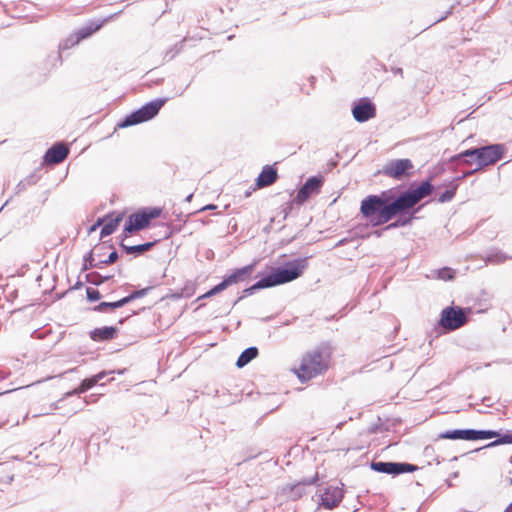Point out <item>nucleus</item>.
<instances>
[{"instance_id":"nucleus-1","label":"nucleus","mask_w":512,"mask_h":512,"mask_svg":"<svg viewBox=\"0 0 512 512\" xmlns=\"http://www.w3.org/2000/svg\"><path fill=\"white\" fill-rule=\"evenodd\" d=\"M360 211L373 227L384 225L397 215H406L393 190L368 195L361 201Z\"/></svg>"},{"instance_id":"nucleus-2","label":"nucleus","mask_w":512,"mask_h":512,"mask_svg":"<svg viewBox=\"0 0 512 512\" xmlns=\"http://www.w3.org/2000/svg\"><path fill=\"white\" fill-rule=\"evenodd\" d=\"M307 267L308 257H304L288 261L283 266L273 268L269 274L261 277V279L252 286L244 289L243 295L238 298L235 304L244 297L252 295L260 289L285 284L299 278Z\"/></svg>"},{"instance_id":"nucleus-3","label":"nucleus","mask_w":512,"mask_h":512,"mask_svg":"<svg viewBox=\"0 0 512 512\" xmlns=\"http://www.w3.org/2000/svg\"><path fill=\"white\" fill-rule=\"evenodd\" d=\"M329 362V353L316 349L307 352L303 356L300 366L295 370V373L301 382H305L326 372Z\"/></svg>"},{"instance_id":"nucleus-4","label":"nucleus","mask_w":512,"mask_h":512,"mask_svg":"<svg viewBox=\"0 0 512 512\" xmlns=\"http://www.w3.org/2000/svg\"><path fill=\"white\" fill-rule=\"evenodd\" d=\"M504 151L505 148L502 144H493L463 151L462 156L472 155L476 157V167L464 172L461 176L457 177V180L465 179L466 177L481 170L483 167L495 164L502 158Z\"/></svg>"},{"instance_id":"nucleus-5","label":"nucleus","mask_w":512,"mask_h":512,"mask_svg":"<svg viewBox=\"0 0 512 512\" xmlns=\"http://www.w3.org/2000/svg\"><path fill=\"white\" fill-rule=\"evenodd\" d=\"M165 103V98H158L150 101L149 103L143 105L141 108L125 116L120 122L117 123V127L127 128L151 120L158 114L159 110Z\"/></svg>"},{"instance_id":"nucleus-6","label":"nucleus","mask_w":512,"mask_h":512,"mask_svg":"<svg viewBox=\"0 0 512 512\" xmlns=\"http://www.w3.org/2000/svg\"><path fill=\"white\" fill-rule=\"evenodd\" d=\"M434 187L429 180L423 181L418 186L411 185L406 191L398 195L400 203L406 215L410 214V210L414 208L421 200L429 196Z\"/></svg>"},{"instance_id":"nucleus-7","label":"nucleus","mask_w":512,"mask_h":512,"mask_svg":"<svg viewBox=\"0 0 512 512\" xmlns=\"http://www.w3.org/2000/svg\"><path fill=\"white\" fill-rule=\"evenodd\" d=\"M160 214V208H146L140 212L131 214L124 226L123 239L127 238L129 234H132L135 231L147 228L150 225L151 220L159 217Z\"/></svg>"},{"instance_id":"nucleus-8","label":"nucleus","mask_w":512,"mask_h":512,"mask_svg":"<svg viewBox=\"0 0 512 512\" xmlns=\"http://www.w3.org/2000/svg\"><path fill=\"white\" fill-rule=\"evenodd\" d=\"M502 434H500L498 431L495 430H475V429H455V430H448L446 432H443L439 435V438L441 439H451V440H482V439H491L496 438L498 439L501 437Z\"/></svg>"},{"instance_id":"nucleus-9","label":"nucleus","mask_w":512,"mask_h":512,"mask_svg":"<svg viewBox=\"0 0 512 512\" xmlns=\"http://www.w3.org/2000/svg\"><path fill=\"white\" fill-rule=\"evenodd\" d=\"M467 321V311L465 309L450 306L442 310L439 324L447 331H454L464 326Z\"/></svg>"},{"instance_id":"nucleus-10","label":"nucleus","mask_w":512,"mask_h":512,"mask_svg":"<svg viewBox=\"0 0 512 512\" xmlns=\"http://www.w3.org/2000/svg\"><path fill=\"white\" fill-rule=\"evenodd\" d=\"M372 470L390 475H400L403 473H412L419 469L418 466L406 462H371Z\"/></svg>"},{"instance_id":"nucleus-11","label":"nucleus","mask_w":512,"mask_h":512,"mask_svg":"<svg viewBox=\"0 0 512 512\" xmlns=\"http://www.w3.org/2000/svg\"><path fill=\"white\" fill-rule=\"evenodd\" d=\"M413 163L410 159H395L389 161L382 169L385 176L391 177L396 180H401L408 176L410 170L413 169Z\"/></svg>"},{"instance_id":"nucleus-12","label":"nucleus","mask_w":512,"mask_h":512,"mask_svg":"<svg viewBox=\"0 0 512 512\" xmlns=\"http://www.w3.org/2000/svg\"><path fill=\"white\" fill-rule=\"evenodd\" d=\"M323 185V178L320 176H313L307 179L304 185L298 191L294 201L297 204H303L313 194H318Z\"/></svg>"},{"instance_id":"nucleus-13","label":"nucleus","mask_w":512,"mask_h":512,"mask_svg":"<svg viewBox=\"0 0 512 512\" xmlns=\"http://www.w3.org/2000/svg\"><path fill=\"white\" fill-rule=\"evenodd\" d=\"M352 114L357 122L363 123L375 117L376 108L369 99L362 98L354 105Z\"/></svg>"},{"instance_id":"nucleus-14","label":"nucleus","mask_w":512,"mask_h":512,"mask_svg":"<svg viewBox=\"0 0 512 512\" xmlns=\"http://www.w3.org/2000/svg\"><path fill=\"white\" fill-rule=\"evenodd\" d=\"M68 154V147L62 143H57L46 151L44 161L48 164H59L66 159Z\"/></svg>"},{"instance_id":"nucleus-15","label":"nucleus","mask_w":512,"mask_h":512,"mask_svg":"<svg viewBox=\"0 0 512 512\" xmlns=\"http://www.w3.org/2000/svg\"><path fill=\"white\" fill-rule=\"evenodd\" d=\"M343 490L339 487H328L321 497V505L327 509H333L339 505L343 499Z\"/></svg>"},{"instance_id":"nucleus-16","label":"nucleus","mask_w":512,"mask_h":512,"mask_svg":"<svg viewBox=\"0 0 512 512\" xmlns=\"http://www.w3.org/2000/svg\"><path fill=\"white\" fill-rule=\"evenodd\" d=\"M112 373H114V371H101L98 374L93 375L90 378H86L81 382L79 387L75 388L72 391L67 392L65 394V396L69 397L72 395L84 393L87 390L91 389L96 384H98V382L101 381L102 379H104L107 375L112 374Z\"/></svg>"},{"instance_id":"nucleus-17","label":"nucleus","mask_w":512,"mask_h":512,"mask_svg":"<svg viewBox=\"0 0 512 512\" xmlns=\"http://www.w3.org/2000/svg\"><path fill=\"white\" fill-rule=\"evenodd\" d=\"M255 268V264H249L244 267L238 268L233 271L230 275L224 278L227 286H231L233 284H237L239 282H243L250 277Z\"/></svg>"},{"instance_id":"nucleus-18","label":"nucleus","mask_w":512,"mask_h":512,"mask_svg":"<svg viewBox=\"0 0 512 512\" xmlns=\"http://www.w3.org/2000/svg\"><path fill=\"white\" fill-rule=\"evenodd\" d=\"M117 332V328L113 326H104L91 330L89 336L93 341L104 342L114 339L117 336Z\"/></svg>"},{"instance_id":"nucleus-19","label":"nucleus","mask_w":512,"mask_h":512,"mask_svg":"<svg viewBox=\"0 0 512 512\" xmlns=\"http://www.w3.org/2000/svg\"><path fill=\"white\" fill-rule=\"evenodd\" d=\"M278 178L277 170L269 165L263 167L259 176L256 179V185L259 188H264L272 185Z\"/></svg>"},{"instance_id":"nucleus-20","label":"nucleus","mask_w":512,"mask_h":512,"mask_svg":"<svg viewBox=\"0 0 512 512\" xmlns=\"http://www.w3.org/2000/svg\"><path fill=\"white\" fill-rule=\"evenodd\" d=\"M122 240H124L122 238ZM158 241H152V242H146L143 244L128 246L121 241L120 247L125 251L126 254H134V255H140L143 254L146 251H149Z\"/></svg>"},{"instance_id":"nucleus-21","label":"nucleus","mask_w":512,"mask_h":512,"mask_svg":"<svg viewBox=\"0 0 512 512\" xmlns=\"http://www.w3.org/2000/svg\"><path fill=\"white\" fill-rule=\"evenodd\" d=\"M103 22L101 21H91L87 25L79 28L75 32V36H77L78 40L81 41L83 39L88 38L94 32L98 31L102 27Z\"/></svg>"},{"instance_id":"nucleus-22","label":"nucleus","mask_w":512,"mask_h":512,"mask_svg":"<svg viewBox=\"0 0 512 512\" xmlns=\"http://www.w3.org/2000/svg\"><path fill=\"white\" fill-rule=\"evenodd\" d=\"M258 356V349L257 347H249L245 349L240 356L238 357L236 361V366L238 368H242L246 366L249 362H251L253 359H255Z\"/></svg>"},{"instance_id":"nucleus-23","label":"nucleus","mask_w":512,"mask_h":512,"mask_svg":"<svg viewBox=\"0 0 512 512\" xmlns=\"http://www.w3.org/2000/svg\"><path fill=\"white\" fill-rule=\"evenodd\" d=\"M122 218H123L122 214H119L115 217L110 218L102 227L101 232H100V237L104 238L106 236L113 234L115 232V230L117 229L119 223L121 222Z\"/></svg>"},{"instance_id":"nucleus-24","label":"nucleus","mask_w":512,"mask_h":512,"mask_svg":"<svg viewBox=\"0 0 512 512\" xmlns=\"http://www.w3.org/2000/svg\"><path fill=\"white\" fill-rule=\"evenodd\" d=\"M317 480H318V474H315V476H313L312 478H307V479L301 480L299 483H297L296 485L292 486L291 494L293 495L294 498L301 497V495L303 493V487L304 486L312 485Z\"/></svg>"},{"instance_id":"nucleus-25","label":"nucleus","mask_w":512,"mask_h":512,"mask_svg":"<svg viewBox=\"0 0 512 512\" xmlns=\"http://www.w3.org/2000/svg\"><path fill=\"white\" fill-rule=\"evenodd\" d=\"M459 181L460 180H457V178H455L450 184V189H447L446 191H444L443 193L440 194V196L438 197V202H440V203L450 202L456 194V190L458 188Z\"/></svg>"},{"instance_id":"nucleus-26","label":"nucleus","mask_w":512,"mask_h":512,"mask_svg":"<svg viewBox=\"0 0 512 512\" xmlns=\"http://www.w3.org/2000/svg\"><path fill=\"white\" fill-rule=\"evenodd\" d=\"M102 268L101 260L95 261L94 251H90L87 255L84 256L82 270L87 271L91 268Z\"/></svg>"},{"instance_id":"nucleus-27","label":"nucleus","mask_w":512,"mask_h":512,"mask_svg":"<svg viewBox=\"0 0 512 512\" xmlns=\"http://www.w3.org/2000/svg\"><path fill=\"white\" fill-rule=\"evenodd\" d=\"M413 219L414 217L412 214H410L408 217H406V215L399 216V218L395 222L388 224L384 228V230H391L397 227H404L410 225Z\"/></svg>"},{"instance_id":"nucleus-28","label":"nucleus","mask_w":512,"mask_h":512,"mask_svg":"<svg viewBox=\"0 0 512 512\" xmlns=\"http://www.w3.org/2000/svg\"><path fill=\"white\" fill-rule=\"evenodd\" d=\"M503 444H512V431L508 430L506 433L502 434L501 437L495 439L494 441L488 443L483 448H492Z\"/></svg>"},{"instance_id":"nucleus-29","label":"nucleus","mask_w":512,"mask_h":512,"mask_svg":"<svg viewBox=\"0 0 512 512\" xmlns=\"http://www.w3.org/2000/svg\"><path fill=\"white\" fill-rule=\"evenodd\" d=\"M463 152L454 155L450 158L451 163H458L459 165H472L476 164V157L469 155V156H462Z\"/></svg>"},{"instance_id":"nucleus-30","label":"nucleus","mask_w":512,"mask_h":512,"mask_svg":"<svg viewBox=\"0 0 512 512\" xmlns=\"http://www.w3.org/2000/svg\"><path fill=\"white\" fill-rule=\"evenodd\" d=\"M110 278L111 276H102L98 272H90L86 274V281L96 286L101 285Z\"/></svg>"},{"instance_id":"nucleus-31","label":"nucleus","mask_w":512,"mask_h":512,"mask_svg":"<svg viewBox=\"0 0 512 512\" xmlns=\"http://www.w3.org/2000/svg\"><path fill=\"white\" fill-rule=\"evenodd\" d=\"M437 276L441 280H453L455 277V271L449 267H443L437 271Z\"/></svg>"},{"instance_id":"nucleus-32","label":"nucleus","mask_w":512,"mask_h":512,"mask_svg":"<svg viewBox=\"0 0 512 512\" xmlns=\"http://www.w3.org/2000/svg\"><path fill=\"white\" fill-rule=\"evenodd\" d=\"M226 288H228V286L223 279L222 282H220L219 284L214 286L212 289H210L208 292H206L203 296H201V298L211 297L213 295H216V294L222 292Z\"/></svg>"},{"instance_id":"nucleus-33","label":"nucleus","mask_w":512,"mask_h":512,"mask_svg":"<svg viewBox=\"0 0 512 512\" xmlns=\"http://www.w3.org/2000/svg\"><path fill=\"white\" fill-rule=\"evenodd\" d=\"M80 41L78 40L77 36H75V33L70 35L67 39H65L59 46L60 49L66 50L69 49L75 45H77Z\"/></svg>"},{"instance_id":"nucleus-34","label":"nucleus","mask_w":512,"mask_h":512,"mask_svg":"<svg viewBox=\"0 0 512 512\" xmlns=\"http://www.w3.org/2000/svg\"><path fill=\"white\" fill-rule=\"evenodd\" d=\"M182 49V42L173 45L170 49H168L165 53L164 59L166 61L172 60Z\"/></svg>"},{"instance_id":"nucleus-35","label":"nucleus","mask_w":512,"mask_h":512,"mask_svg":"<svg viewBox=\"0 0 512 512\" xmlns=\"http://www.w3.org/2000/svg\"><path fill=\"white\" fill-rule=\"evenodd\" d=\"M508 257L501 252L491 253L487 257V261L494 264H499L506 261Z\"/></svg>"},{"instance_id":"nucleus-36","label":"nucleus","mask_w":512,"mask_h":512,"mask_svg":"<svg viewBox=\"0 0 512 512\" xmlns=\"http://www.w3.org/2000/svg\"><path fill=\"white\" fill-rule=\"evenodd\" d=\"M117 302H101L93 308L96 312H106L108 309H117Z\"/></svg>"},{"instance_id":"nucleus-37","label":"nucleus","mask_w":512,"mask_h":512,"mask_svg":"<svg viewBox=\"0 0 512 512\" xmlns=\"http://www.w3.org/2000/svg\"><path fill=\"white\" fill-rule=\"evenodd\" d=\"M86 295H87V299L91 302L97 301L101 298L100 292L97 289L91 288V287H88L86 289Z\"/></svg>"},{"instance_id":"nucleus-38","label":"nucleus","mask_w":512,"mask_h":512,"mask_svg":"<svg viewBox=\"0 0 512 512\" xmlns=\"http://www.w3.org/2000/svg\"><path fill=\"white\" fill-rule=\"evenodd\" d=\"M118 259V253L114 250L112 251L107 259L101 260L102 267L107 264H112L116 262Z\"/></svg>"},{"instance_id":"nucleus-39","label":"nucleus","mask_w":512,"mask_h":512,"mask_svg":"<svg viewBox=\"0 0 512 512\" xmlns=\"http://www.w3.org/2000/svg\"><path fill=\"white\" fill-rule=\"evenodd\" d=\"M150 290H151L150 287H146V288H143L140 290L133 291V292H131V294H132L133 299L135 300V299H139V298L146 296Z\"/></svg>"},{"instance_id":"nucleus-40","label":"nucleus","mask_w":512,"mask_h":512,"mask_svg":"<svg viewBox=\"0 0 512 512\" xmlns=\"http://www.w3.org/2000/svg\"><path fill=\"white\" fill-rule=\"evenodd\" d=\"M134 299L132 297V294L130 293L129 295L123 297L122 299L116 301L117 302V306L118 308H121L123 306H125L126 304L132 302Z\"/></svg>"},{"instance_id":"nucleus-41","label":"nucleus","mask_w":512,"mask_h":512,"mask_svg":"<svg viewBox=\"0 0 512 512\" xmlns=\"http://www.w3.org/2000/svg\"><path fill=\"white\" fill-rule=\"evenodd\" d=\"M134 299L132 297V294L130 293L129 295L123 297L122 299L116 301L117 302V306L118 308H121L123 306H125L126 304L132 302Z\"/></svg>"},{"instance_id":"nucleus-42","label":"nucleus","mask_w":512,"mask_h":512,"mask_svg":"<svg viewBox=\"0 0 512 512\" xmlns=\"http://www.w3.org/2000/svg\"><path fill=\"white\" fill-rule=\"evenodd\" d=\"M102 223L103 219H98V221L90 227L89 232L95 231Z\"/></svg>"},{"instance_id":"nucleus-43","label":"nucleus","mask_w":512,"mask_h":512,"mask_svg":"<svg viewBox=\"0 0 512 512\" xmlns=\"http://www.w3.org/2000/svg\"><path fill=\"white\" fill-rule=\"evenodd\" d=\"M433 451H434L433 447H431V446H427V447H425V449H424V454H425L426 456H430V455L433 453Z\"/></svg>"},{"instance_id":"nucleus-44","label":"nucleus","mask_w":512,"mask_h":512,"mask_svg":"<svg viewBox=\"0 0 512 512\" xmlns=\"http://www.w3.org/2000/svg\"><path fill=\"white\" fill-rule=\"evenodd\" d=\"M101 249H103V247H95V248H94V250H93V251H94L95 256L103 257L104 253H100V252H99Z\"/></svg>"},{"instance_id":"nucleus-45","label":"nucleus","mask_w":512,"mask_h":512,"mask_svg":"<svg viewBox=\"0 0 512 512\" xmlns=\"http://www.w3.org/2000/svg\"><path fill=\"white\" fill-rule=\"evenodd\" d=\"M16 189H17V193L21 192L22 190L25 189V184L21 181L18 183V185L16 186Z\"/></svg>"},{"instance_id":"nucleus-46","label":"nucleus","mask_w":512,"mask_h":512,"mask_svg":"<svg viewBox=\"0 0 512 512\" xmlns=\"http://www.w3.org/2000/svg\"><path fill=\"white\" fill-rule=\"evenodd\" d=\"M212 209H216V205L209 204V205L205 206L204 208H202V210H212Z\"/></svg>"},{"instance_id":"nucleus-47","label":"nucleus","mask_w":512,"mask_h":512,"mask_svg":"<svg viewBox=\"0 0 512 512\" xmlns=\"http://www.w3.org/2000/svg\"><path fill=\"white\" fill-rule=\"evenodd\" d=\"M393 71H394V73H396V74L403 75V69H402V68H396V69H394Z\"/></svg>"},{"instance_id":"nucleus-48","label":"nucleus","mask_w":512,"mask_h":512,"mask_svg":"<svg viewBox=\"0 0 512 512\" xmlns=\"http://www.w3.org/2000/svg\"><path fill=\"white\" fill-rule=\"evenodd\" d=\"M448 14H451V10H449L445 16H443V17H441V18L437 19L434 23H437V22H439V21L444 20V19L447 17V15H448Z\"/></svg>"},{"instance_id":"nucleus-49","label":"nucleus","mask_w":512,"mask_h":512,"mask_svg":"<svg viewBox=\"0 0 512 512\" xmlns=\"http://www.w3.org/2000/svg\"><path fill=\"white\" fill-rule=\"evenodd\" d=\"M54 59L59 61L61 63L62 61V58H61V54L60 53H57L55 56H54Z\"/></svg>"},{"instance_id":"nucleus-50","label":"nucleus","mask_w":512,"mask_h":512,"mask_svg":"<svg viewBox=\"0 0 512 512\" xmlns=\"http://www.w3.org/2000/svg\"><path fill=\"white\" fill-rule=\"evenodd\" d=\"M504 512H512V502L509 504V506L505 509Z\"/></svg>"},{"instance_id":"nucleus-51","label":"nucleus","mask_w":512,"mask_h":512,"mask_svg":"<svg viewBox=\"0 0 512 512\" xmlns=\"http://www.w3.org/2000/svg\"><path fill=\"white\" fill-rule=\"evenodd\" d=\"M57 408H58L57 405L54 404V403L50 405V410L51 411L56 410Z\"/></svg>"},{"instance_id":"nucleus-52","label":"nucleus","mask_w":512,"mask_h":512,"mask_svg":"<svg viewBox=\"0 0 512 512\" xmlns=\"http://www.w3.org/2000/svg\"><path fill=\"white\" fill-rule=\"evenodd\" d=\"M82 286V282H77L76 285H75V289H78Z\"/></svg>"},{"instance_id":"nucleus-53","label":"nucleus","mask_w":512,"mask_h":512,"mask_svg":"<svg viewBox=\"0 0 512 512\" xmlns=\"http://www.w3.org/2000/svg\"><path fill=\"white\" fill-rule=\"evenodd\" d=\"M45 414H49V412L47 411V412L40 413V415H45ZM38 416H39V414L34 415V417H38Z\"/></svg>"},{"instance_id":"nucleus-54","label":"nucleus","mask_w":512,"mask_h":512,"mask_svg":"<svg viewBox=\"0 0 512 512\" xmlns=\"http://www.w3.org/2000/svg\"><path fill=\"white\" fill-rule=\"evenodd\" d=\"M191 198H192V194H190L189 196H187L186 200H187V201H190V200H191Z\"/></svg>"},{"instance_id":"nucleus-55","label":"nucleus","mask_w":512,"mask_h":512,"mask_svg":"<svg viewBox=\"0 0 512 512\" xmlns=\"http://www.w3.org/2000/svg\"><path fill=\"white\" fill-rule=\"evenodd\" d=\"M375 234H376L377 236H380V235H381V233H380L379 231H375Z\"/></svg>"},{"instance_id":"nucleus-56","label":"nucleus","mask_w":512,"mask_h":512,"mask_svg":"<svg viewBox=\"0 0 512 512\" xmlns=\"http://www.w3.org/2000/svg\"><path fill=\"white\" fill-rule=\"evenodd\" d=\"M509 463L512 465V455L509 458Z\"/></svg>"},{"instance_id":"nucleus-57","label":"nucleus","mask_w":512,"mask_h":512,"mask_svg":"<svg viewBox=\"0 0 512 512\" xmlns=\"http://www.w3.org/2000/svg\"><path fill=\"white\" fill-rule=\"evenodd\" d=\"M436 463L440 464V460L438 458H436Z\"/></svg>"}]
</instances>
